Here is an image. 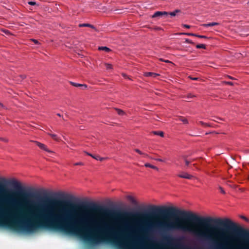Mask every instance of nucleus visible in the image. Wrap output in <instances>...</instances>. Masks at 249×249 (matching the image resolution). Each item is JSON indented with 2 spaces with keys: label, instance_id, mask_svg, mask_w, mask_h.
Returning a JSON list of instances; mask_svg holds the SVG:
<instances>
[{
  "label": "nucleus",
  "instance_id": "38",
  "mask_svg": "<svg viewBox=\"0 0 249 249\" xmlns=\"http://www.w3.org/2000/svg\"><path fill=\"white\" fill-rule=\"evenodd\" d=\"M85 153H86L88 155L90 156H91V157H92V155H93L92 154H90V153H89L87 152H85Z\"/></svg>",
  "mask_w": 249,
  "mask_h": 249
},
{
  "label": "nucleus",
  "instance_id": "10",
  "mask_svg": "<svg viewBox=\"0 0 249 249\" xmlns=\"http://www.w3.org/2000/svg\"><path fill=\"white\" fill-rule=\"evenodd\" d=\"M79 27H89L92 29H95V27L93 25L89 23L80 24H79Z\"/></svg>",
  "mask_w": 249,
  "mask_h": 249
},
{
  "label": "nucleus",
  "instance_id": "47",
  "mask_svg": "<svg viewBox=\"0 0 249 249\" xmlns=\"http://www.w3.org/2000/svg\"><path fill=\"white\" fill-rule=\"evenodd\" d=\"M58 195L59 196H62V194H58Z\"/></svg>",
  "mask_w": 249,
  "mask_h": 249
},
{
  "label": "nucleus",
  "instance_id": "24",
  "mask_svg": "<svg viewBox=\"0 0 249 249\" xmlns=\"http://www.w3.org/2000/svg\"><path fill=\"white\" fill-rule=\"evenodd\" d=\"M28 3L29 5H35L36 4V3L35 1H29Z\"/></svg>",
  "mask_w": 249,
  "mask_h": 249
},
{
  "label": "nucleus",
  "instance_id": "36",
  "mask_svg": "<svg viewBox=\"0 0 249 249\" xmlns=\"http://www.w3.org/2000/svg\"><path fill=\"white\" fill-rule=\"evenodd\" d=\"M199 123L201 125H207L206 124H205V123H204V122H203L202 121H200Z\"/></svg>",
  "mask_w": 249,
  "mask_h": 249
},
{
  "label": "nucleus",
  "instance_id": "30",
  "mask_svg": "<svg viewBox=\"0 0 249 249\" xmlns=\"http://www.w3.org/2000/svg\"><path fill=\"white\" fill-rule=\"evenodd\" d=\"M219 189H220V191L221 193L224 194H225V192L222 188H221V187H219Z\"/></svg>",
  "mask_w": 249,
  "mask_h": 249
},
{
  "label": "nucleus",
  "instance_id": "21",
  "mask_svg": "<svg viewBox=\"0 0 249 249\" xmlns=\"http://www.w3.org/2000/svg\"><path fill=\"white\" fill-rule=\"evenodd\" d=\"M195 97V96L191 93H189L187 95V99H189L190 98H192Z\"/></svg>",
  "mask_w": 249,
  "mask_h": 249
},
{
  "label": "nucleus",
  "instance_id": "5",
  "mask_svg": "<svg viewBox=\"0 0 249 249\" xmlns=\"http://www.w3.org/2000/svg\"><path fill=\"white\" fill-rule=\"evenodd\" d=\"M70 83L71 85H72L73 86L75 87H84L85 89L87 88V86L85 84H81L74 83L73 82H70Z\"/></svg>",
  "mask_w": 249,
  "mask_h": 249
},
{
  "label": "nucleus",
  "instance_id": "35",
  "mask_svg": "<svg viewBox=\"0 0 249 249\" xmlns=\"http://www.w3.org/2000/svg\"><path fill=\"white\" fill-rule=\"evenodd\" d=\"M226 83L227 84H229V85H233V84L232 82H230V81L229 82H227Z\"/></svg>",
  "mask_w": 249,
  "mask_h": 249
},
{
  "label": "nucleus",
  "instance_id": "42",
  "mask_svg": "<svg viewBox=\"0 0 249 249\" xmlns=\"http://www.w3.org/2000/svg\"><path fill=\"white\" fill-rule=\"evenodd\" d=\"M123 75L125 78H127L128 76L125 74H123Z\"/></svg>",
  "mask_w": 249,
  "mask_h": 249
},
{
  "label": "nucleus",
  "instance_id": "27",
  "mask_svg": "<svg viewBox=\"0 0 249 249\" xmlns=\"http://www.w3.org/2000/svg\"><path fill=\"white\" fill-rule=\"evenodd\" d=\"M74 165H83V163L81 162H76L74 164Z\"/></svg>",
  "mask_w": 249,
  "mask_h": 249
},
{
  "label": "nucleus",
  "instance_id": "25",
  "mask_svg": "<svg viewBox=\"0 0 249 249\" xmlns=\"http://www.w3.org/2000/svg\"><path fill=\"white\" fill-rule=\"evenodd\" d=\"M185 42L190 44H193L194 43L190 39L187 38L185 39Z\"/></svg>",
  "mask_w": 249,
  "mask_h": 249
},
{
  "label": "nucleus",
  "instance_id": "45",
  "mask_svg": "<svg viewBox=\"0 0 249 249\" xmlns=\"http://www.w3.org/2000/svg\"><path fill=\"white\" fill-rule=\"evenodd\" d=\"M57 115L59 116V117H61V114L60 113H57Z\"/></svg>",
  "mask_w": 249,
  "mask_h": 249
},
{
  "label": "nucleus",
  "instance_id": "22",
  "mask_svg": "<svg viewBox=\"0 0 249 249\" xmlns=\"http://www.w3.org/2000/svg\"><path fill=\"white\" fill-rule=\"evenodd\" d=\"M105 65H106V67L107 69L109 70V69H112L111 65H110L109 64H106Z\"/></svg>",
  "mask_w": 249,
  "mask_h": 249
},
{
  "label": "nucleus",
  "instance_id": "28",
  "mask_svg": "<svg viewBox=\"0 0 249 249\" xmlns=\"http://www.w3.org/2000/svg\"><path fill=\"white\" fill-rule=\"evenodd\" d=\"M169 15H170L172 17H174L176 15V14H175V12H174V11L169 13Z\"/></svg>",
  "mask_w": 249,
  "mask_h": 249
},
{
  "label": "nucleus",
  "instance_id": "39",
  "mask_svg": "<svg viewBox=\"0 0 249 249\" xmlns=\"http://www.w3.org/2000/svg\"><path fill=\"white\" fill-rule=\"evenodd\" d=\"M20 76L22 79H24L26 78V75H21Z\"/></svg>",
  "mask_w": 249,
  "mask_h": 249
},
{
  "label": "nucleus",
  "instance_id": "8",
  "mask_svg": "<svg viewBox=\"0 0 249 249\" xmlns=\"http://www.w3.org/2000/svg\"><path fill=\"white\" fill-rule=\"evenodd\" d=\"M127 199L133 204L136 205L137 204V202L136 200L133 198V197L131 196H127Z\"/></svg>",
  "mask_w": 249,
  "mask_h": 249
},
{
  "label": "nucleus",
  "instance_id": "41",
  "mask_svg": "<svg viewBox=\"0 0 249 249\" xmlns=\"http://www.w3.org/2000/svg\"><path fill=\"white\" fill-rule=\"evenodd\" d=\"M164 62H166V63H170V62H170L169 60H164Z\"/></svg>",
  "mask_w": 249,
  "mask_h": 249
},
{
  "label": "nucleus",
  "instance_id": "1",
  "mask_svg": "<svg viewBox=\"0 0 249 249\" xmlns=\"http://www.w3.org/2000/svg\"><path fill=\"white\" fill-rule=\"evenodd\" d=\"M9 184L17 190L9 195V219L16 218L12 209L26 207L27 213H19L20 218L17 221L24 231L32 232L39 227H47L83 234L89 240L99 243L105 237L117 238L124 233H128L129 237L140 242L149 240L150 234L157 231L168 245L180 248L184 236L174 238L164 234L166 231H180L192 233L204 241V230H197L190 224H184L190 221L204 227V216L190 211L173 207L149 206L147 212H121L93 202L74 205L69 201H63L65 204L57 207L61 201L48 199L47 203L43 204L28 199V196L32 195L22 192L24 188L15 179L9 180Z\"/></svg>",
  "mask_w": 249,
  "mask_h": 249
},
{
  "label": "nucleus",
  "instance_id": "15",
  "mask_svg": "<svg viewBox=\"0 0 249 249\" xmlns=\"http://www.w3.org/2000/svg\"><path fill=\"white\" fill-rule=\"evenodd\" d=\"M135 151L137 152L138 153H139V154L140 155H143L144 157H148V156L147 154H144L143 153H142V151H141L139 149H135Z\"/></svg>",
  "mask_w": 249,
  "mask_h": 249
},
{
  "label": "nucleus",
  "instance_id": "26",
  "mask_svg": "<svg viewBox=\"0 0 249 249\" xmlns=\"http://www.w3.org/2000/svg\"><path fill=\"white\" fill-rule=\"evenodd\" d=\"M2 31L4 32L6 35H9L10 32L8 30H2Z\"/></svg>",
  "mask_w": 249,
  "mask_h": 249
},
{
  "label": "nucleus",
  "instance_id": "29",
  "mask_svg": "<svg viewBox=\"0 0 249 249\" xmlns=\"http://www.w3.org/2000/svg\"><path fill=\"white\" fill-rule=\"evenodd\" d=\"M31 40L36 44H38L39 43L38 41L36 39H31Z\"/></svg>",
  "mask_w": 249,
  "mask_h": 249
},
{
  "label": "nucleus",
  "instance_id": "13",
  "mask_svg": "<svg viewBox=\"0 0 249 249\" xmlns=\"http://www.w3.org/2000/svg\"><path fill=\"white\" fill-rule=\"evenodd\" d=\"M153 133L156 135H159L161 137L164 136V133L162 131H153Z\"/></svg>",
  "mask_w": 249,
  "mask_h": 249
},
{
  "label": "nucleus",
  "instance_id": "4",
  "mask_svg": "<svg viewBox=\"0 0 249 249\" xmlns=\"http://www.w3.org/2000/svg\"><path fill=\"white\" fill-rule=\"evenodd\" d=\"M178 176L179 178L186 179H191L193 178V176L189 175L187 173H183V174H179Z\"/></svg>",
  "mask_w": 249,
  "mask_h": 249
},
{
  "label": "nucleus",
  "instance_id": "31",
  "mask_svg": "<svg viewBox=\"0 0 249 249\" xmlns=\"http://www.w3.org/2000/svg\"><path fill=\"white\" fill-rule=\"evenodd\" d=\"M183 26L186 28H190V26L187 24H183Z\"/></svg>",
  "mask_w": 249,
  "mask_h": 249
},
{
  "label": "nucleus",
  "instance_id": "11",
  "mask_svg": "<svg viewBox=\"0 0 249 249\" xmlns=\"http://www.w3.org/2000/svg\"><path fill=\"white\" fill-rule=\"evenodd\" d=\"M218 24V23L213 22H211V23H207V24H203V26L204 27H211V26L217 25Z\"/></svg>",
  "mask_w": 249,
  "mask_h": 249
},
{
  "label": "nucleus",
  "instance_id": "9",
  "mask_svg": "<svg viewBox=\"0 0 249 249\" xmlns=\"http://www.w3.org/2000/svg\"><path fill=\"white\" fill-rule=\"evenodd\" d=\"M144 166H145L146 167H150V168H152V169H153L156 170H157V171H158V170H159V168H158L157 167H156V166H154V165H151V164H150V163H145V164H144Z\"/></svg>",
  "mask_w": 249,
  "mask_h": 249
},
{
  "label": "nucleus",
  "instance_id": "23",
  "mask_svg": "<svg viewBox=\"0 0 249 249\" xmlns=\"http://www.w3.org/2000/svg\"><path fill=\"white\" fill-rule=\"evenodd\" d=\"M196 36L199 37V38H208V37L207 36L198 35L197 34H196Z\"/></svg>",
  "mask_w": 249,
  "mask_h": 249
},
{
  "label": "nucleus",
  "instance_id": "48",
  "mask_svg": "<svg viewBox=\"0 0 249 249\" xmlns=\"http://www.w3.org/2000/svg\"><path fill=\"white\" fill-rule=\"evenodd\" d=\"M229 77H230V78H231V79H233V78H232V77H231V76H229Z\"/></svg>",
  "mask_w": 249,
  "mask_h": 249
},
{
  "label": "nucleus",
  "instance_id": "17",
  "mask_svg": "<svg viewBox=\"0 0 249 249\" xmlns=\"http://www.w3.org/2000/svg\"><path fill=\"white\" fill-rule=\"evenodd\" d=\"M92 157L95 159H96V160H99L100 161H102L104 159H105V158H102V157H100L98 156H94V155H92Z\"/></svg>",
  "mask_w": 249,
  "mask_h": 249
},
{
  "label": "nucleus",
  "instance_id": "44",
  "mask_svg": "<svg viewBox=\"0 0 249 249\" xmlns=\"http://www.w3.org/2000/svg\"><path fill=\"white\" fill-rule=\"evenodd\" d=\"M160 61H163V62H164V60H163L162 58H160Z\"/></svg>",
  "mask_w": 249,
  "mask_h": 249
},
{
  "label": "nucleus",
  "instance_id": "43",
  "mask_svg": "<svg viewBox=\"0 0 249 249\" xmlns=\"http://www.w3.org/2000/svg\"><path fill=\"white\" fill-rule=\"evenodd\" d=\"M0 107H4V106L3 105V104L1 103H0Z\"/></svg>",
  "mask_w": 249,
  "mask_h": 249
},
{
  "label": "nucleus",
  "instance_id": "7",
  "mask_svg": "<svg viewBox=\"0 0 249 249\" xmlns=\"http://www.w3.org/2000/svg\"><path fill=\"white\" fill-rule=\"evenodd\" d=\"M181 158H182V159L184 161V162L185 163L186 166H188L189 165V164L191 163V160H188L187 159V156H185V155L182 156Z\"/></svg>",
  "mask_w": 249,
  "mask_h": 249
},
{
  "label": "nucleus",
  "instance_id": "2",
  "mask_svg": "<svg viewBox=\"0 0 249 249\" xmlns=\"http://www.w3.org/2000/svg\"><path fill=\"white\" fill-rule=\"evenodd\" d=\"M33 142H35L40 149L44 150L48 153H53V152L51 150H50L45 144L37 141H34Z\"/></svg>",
  "mask_w": 249,
  "mask_h": 249
},
{
  "label": "nucleus",
  "instance_id": "18",
  "mask_svg": "<svg viewBox=\"0 0 249 249\" xmlns=\"http://www.w3.org/2000/svg\"><path fill=\"white\" fill-rule=\"evenodd\" d=\"M116 110L117 112V113L120 115H123L125 114L124 111L120 109L116 108Z\"/></svg>",
  "mask_w": 249,
  "mask_h": 249
},
{
  "label": "nucleus",
  "instance_id": "33",
  "mask_svg": "<svg viewBox=\"0 0 249 249\" xmlns=\"http://www.w3.org/2000/svg\"><path fill=\"white\" fill-rule=\"evenodd\" d=\"M0 140L1 141H3V142H7V139L3 138H0Z\"/></svg>",
  "mask_w": 249,
  "mask_h": 249
},
{
  "label": "nucleus",
  "instance_id": "6",
  "mask_svg": "<svg viewBox=\"0 0 249 249\" xmlns=\"http://www.w3.org/2000/svg\"><path fill=\"white\" fill-rule=\"evenodd\" d=\"M144 75L147 77L151 76L153 77H156V76L159 75V74L152 72H147L144 73Z\"/></svg>",
  "mask_w": 249,
  "mask_h": 249
},
{
  "label": "nucleus",
  "instance_id": "20",
  "mask_svg": "<svg viewBox=\"0 0 249 249\" xmlns=\"http://www.w3.org/2000/svg\"><path fill=\"white\" fill-rule=\"evenodd\" d=\"M196 47L197 49H205V45L204 44H197Z\"/></svg>",
  "mask_w": 249,
  "mask_h": 249
},
{
  "label": "nucleus",
  "instance_id": "19",
  "mask_svg": "<svg viewBox=\"0 0 249 249\" xmlns=\"http://www.w3.org/2000/svg\"><path fill=\"white\" fill-rule=\"evenodd\" d=\"M180 35H185L189 36H196V34L188 33H180Z\"/></svg>",
  "mask_w": 249,
  "mask_h": 249
},
{
  "label": "nucleus",
  "instance_id": "46",
  "mask_svg": "<svg viewBox=\"0 0 249 249\" xmlns=\"http://www.w3.org/2000/svg\"><path fill=\"white\" fill-rule=\"evenodd\" d=\"M216 119L218 120H221L222 119L220 118H216Z\"/></svg>",
  "mask_w": 249,
  "mask_h": 249
},
{
  "label": "nucleus",
  "instance_id": "32",
  "mask_svg": "<svg viewBox=\"0 0 249 249\" xmlns=\"http://www.w3.org/2000/svg\"><path fill=\"white\" fill-rule=\"evenodd\" d=\"M155 160L158 161H160V162L163 161V160H162L161 159H155Z\"/></svg>",
  "mask_w": 249,
  "mask_h": 249
},
{
  "label": "nucleus",
  "instance_id": "14",
  "mask_svg": "<svg viewBox=\"0 0 249 249\" xmlns=\"http://www.w3.org/2000/svg\"><path fill=\"white\" fill-rule=\"evenodd\" d=\"M48 134L54 140L56 141H59V139L58 138L56 135L52 133H48Z\"/></svg>",
  "mask_w": 249,
  "mask_h": 249
},
{
  "label": "nucleus",
  "instance_id": "34",
  "mask_svg": "<svg viewBox=\"0 0 249 249\" xmlns=\"http://www.w3.org/2000/svg\"><path fill=\"white\" fill-rule=\"evenodd\" d=\"M241 218L243 219H244V220H246V221H248L249 220L248 219L247 217H246L245 216H241Z\"/></svg>",
  "mask_w": 249,
  "mask_h": 249
},
{
  "label": "nucleus",
  "instance_id": "40",
  "mask_svg": "<svg viewBox=\"0 0 249 249\" xmlns=\"http://www.w3.org/2000/svg\"><path fill=\"white\" fill-rule=\"evenodd\" d=\"M179 11H180L179 10H176L174 11V12H175V14H177V13L179 12Z\"/></svg>",
  "mask_w": 249,
  "mask_h": 249
},
{
  "label": "nucleus",
  "instance_id": "37",
  "mask_svg": "<svg viewBox=\"0 0 249 249\" xmlns=\"http://www.w3.org/2000/svg\"><path fill=\"white\" fill-rule=\"evenodd\" d=\"M190 78L191 79L193 80H197V79H198V78H196V77L193 78V77H190Z\"/></svg>",
  "mask_w": 249,
  "mask_h": 249
},
{
  "label": "nucleus",
  "instance_id": "3",
  "mask_svg": "<svg viewBox=\"0 0 249 249\" xmlns=\"http://www.w3.org/2000/svg\"><path fill=\"white\" fill-rule=\"evenodd\" d=\"M168 15L169 13L165 11H157L152 16V18L162 17L167 16Z\"/></svg>",
  "mask_w": 249,
  "mask_h": 249
},
{
  "label": "nucleus",
  "instance_id": "12",
  "mask_svg": "<svg viewBox=\"0 0 249 249\" xmlns=\"http://www.w3.org/2000/svg\"><path fill=\"white\" fill-rule=\"evenodd\" d=\"M98 49H99V50H100V51H105L106 52H108L110 51V49L106 46L99 47Z\"/></svg>",
  "mask_w": 249,
  "mask_h": 249
},
{
  "label": "nucleus",
  "instance_id": "16",
  "mask_svg": "<svg viewBox=\"0 0 249 249\" xmlns=\"http://www.w3.org/2000/svg\"><path fill=\"white\" fill-rule=\"evenodd\" d=\"M179 120L181 121L182 122H183L185 124H187L188 123V120L186 119H185L184 118H183L182 117H179Z\"/></svg>",
  "mask_w": 249,
  "mask_h": 249
}]
</instances>
